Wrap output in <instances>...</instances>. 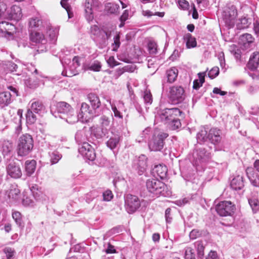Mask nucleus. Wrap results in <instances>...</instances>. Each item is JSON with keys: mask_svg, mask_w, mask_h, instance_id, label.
Listing matches in <instances>:
<instances>
[{"mask_svg": "<svg viewBox=\"0 0 259 259\" xmlns=\"http://www.w3.org/2000/svg\"><path fill=\"white\" fill-rule=\"evenodd\" d=\"M51 112L55 117L64 119L69 124L79 121L77 113L70 104L65 102L57 103L51 108Z\"/></svg>", "mask_w": 259, "mask_h": 259, "instance_id": "obj_1", "label": "nucleus"}, {"mask_svg": "<svg viewBox=\"0 0 259 259\" xmlns=\"http://www.w3.org/2000/svg\"><path fill=\"white\" fill-rule=\"evenodd\" d=\"M181 113L178 108H165L158 112L155 118L157 120L160 119L171 130H175L181 126L179 119Z\"/></svg>", "mask_w": 259, "mask_h": 259, "instance_id": "obj_2", "label": "nucleus"}, {"mask_svg": "<svg viewBox=\"0 0 259 259\" xmlns=\"http://www.w3.org/2000/svg\"><path fill=\"white\" fill-rule=\"evenodd\" d=\"M33 147V140L32 136L28 134L22 135L18 140L17 151L19 156H23L29 154Z\"/></svg>", "mask_w": 259, "mask_h": 259, "instance_id": "obj_3", "label": "nucleus"}, {"mask_svg": "<svg viewBox=\"0 0 259 259\" xmlns=\"http://www.w3.org/2000/svg\"><path fill=\"white\" fill-rule=\"evenodd\" d=\"M91 32L95 36L94 40L100 49L104 48L107 45V40L111 35L110 31L100 30L97 25H93L91 27Z\"/></svg>", "mask_w": 259, "mask_h": 259, "instance_id": "obj_4", "label": "nucleus"}, {"mask_svg": "<svg viewBox=\"0 0 259 259\" xmlns=\"http://www.w3.org/2000/svg\"><path fill=\"white\" fill-rule=\"evenodd\" d=\"M167 133L160 132L157 135H154L148 142V147L151 151L161 150L164 146V140L168 137Z\"/></svg>", "mask_w": 259, "mask_h": 259, "instance_id": "obj_5", "label": "nucleus"}, {"mask_svg": "<svg viewBox=\"0 0 259 259\" xmlns=\"http://www.w3.org/2000/svg\"><path fill=\"white\" fill-rule=\"evenodd\" d=\"M100 127L95 128L93 134L97 139L102 138L109 133L110 120L109 117L102 115L99 119Z\"/></svg>", "mask_w": 259, "mask_h": 259, "instance_id": "obj_6", "label": "nucleus"}, {"mask_svg": "<svg viewBox=\"0 0 259 259\" xmlns=\"http://www.w3.org/2000/svg\"><path fill=\"white\" fill-rule=\"evenodd\" d=\"M6 169L7 174L11 178L18 179L22 176L20 164L14 159H9L7 161Z\"/></svg>", "mask_w": 259, "mask_h": 259, "instance_id": "obj_7", "label": "nucleus"}, {"mask_svg": "<svg viewBox=\"0 0 259 259\" xmlns=\"http://www.w3.org/2000/svg\"><path fill=\"white\" fill-rule=\"evenodd\" d=\"M146 187L149 192L156 195H164L165 185L161 181L155 179H148L146 182Z\"/></svg>", "mask_w": 259, "mask_h": 259, "instance_id": "obj_8", "label": "nucleus"}, {"mask_svg": "<svg viewBox=\"0 0 259 259\" xmlns=\"http://www.w3.org/2000/svg\"><path fill=\"white\" fill-rule=\"evenodd\" d=\"M168 97L174 104L182 103L185 98V91L181 86H172L169 88Z\"/></svg>", "mask_w": 259, "mask_h": 259, "instance_id": "obj_9", "label": "nucleus"}, {"mask_svg": "<svg viewBox=\"0 0 259 259\" xmlns=\"http://www.w3.org/2000/svg\"><path fill=\"white\" fill-rule=\"evenodd\" d=\"M235 206L231 201H223L215 206V210L220 216L231 215L235 210Z\"/></svg>", "mask_w": 259, "mask_h": 259, "instance_id": "obj_10", "label": "nucleus"}, {"mask_svg": "<svg viewBox=\"0 0 259 259\" xmlns=\"http://www.w3.org/2000/svg\"><path fill=\"white\" fill-rule=\"evenodd\" d=\"M124 199L125 208L129 213L135 212L141 206L140 200L137 196L128 194Z\"/></svg>", "mask_w": 259, "mask_h": 259, "instance_id": "obj_11", "label": "nucleus"}, {"mask_svg": "<svg viewBox=\"0 0 259 259\" xmlns=\"http://www.w3.org/2000/svg\"><path fill=\"white\" fill-rule=\"evenodd\" d=\"M79 153L87 160L93 161L96 155L93 147L88 143H84L78 148Z\"/></svg>", "mask_w": 259, "mask_h": 259, "instance_id": "obj_12", "label": "nucleus"}, {"mask_svg": "<svg viewBox=\"0 0 259 259\" xmlns=\"http://www.w3.org/2000/svg\"><path fill=\"white\" fill-rule=\"evenodd\" d=\"M148 158L146 155L142 154L136 158L134 161L133 167L139 175H143L146 171L147 165Z\"/></svg>", "mask_w": 259, "mask_h": 259, "instance_id": "obj_13", "label": "nucleus"}, {"mask_svg": "<svg viewBox=\"0 0 259 259\" xmlns=\"http://www.w3.org/2000/svg\"><path fill=\"white\" fill-rule=\"evenodd\" d=\"M30 39L32 42L40 44V47H39V50H37L38 52H42L47 51V40L44 34L36 31L31 32L30 34Z\"/></svg>", "mask_w": 259, "mask_h": 259, "instance_id": "obj_14", "label": "nucleus"}, {"mask_svg": "<svg viewBox=\"0 0 259 259\" xmlns=\"http://www.w3.org/2000/svg\"><path fill=\"white\" fill-rule=\"evenodd\" d=\"M237 11L235 6H231L224 11V19L226 24L230 28L233 27Z\"/></svg>", "mask_w": 259, "mask_h": 259, "instance_id": "obj_15", "label": "nucleus"}, {"mask_svg": "<svg viewBox=\"0 0 259 259\" xmlns=\"http://www.w3.org/2000/svg\"><path fill=\"white\" fill-rule=\"evenodd\" d=\"M222 140V131L217 128H211L208 132V141L214 145H218Z\"/></svg>", "mask_w": 259, "mask_h": 259, "instance_id": "obj_16", "label": "nucleus"}, {"mask_svg": "<svg viewBox=\"0 0 259 259\" xmlns=\"http://www.w3.org/2000/svg\"><path fill=\"white\" fill-rule=\"evenodd\" d=\"M22 16L21 8L18 6L13 5L8 10V16L6 19L18 21Z\"/></svg>", "mask_w": 259, "mask_h": 259, "instance_id": "obj_17", "label": "nucleus"}, {"mask_svg": "<svg viewBox=\"0 0 259 259\" xmlns=\"http://www.w3.org/2000/svg\"><path fill=\"white\" fill-rule=\"evenodd\" d=\"M254 38L250 34L245 33L240 36L239 44L242 49H248L250 48L251 44H253Z\"/></svg>", "mask_w": 259, "mask_h": 259, "instance_id": "obj_18", "label": "nucleus"}, {"mask_svg": "<svg viewBox=\"0 0 259 259\" xmlns=\"http://www.w3.org/2000/svg\"><path fill=\"white\" fill-rule=\"evenodd\" d=\"M30 103L31 105L29 109L35 113L41 114L45 112L46 108L41 101L33 99Z\"/></svg>", "mask_w": 259, "mask_h": 259, "instance_id": "obj_19", "label": "nucleus"}, {"mask_svg": "<svg viewBox=\"0 0 259 259\" xmlns=\"http://www.w3.org/2000/svg\"><path fill=\"white\" fill-rule=\"evenodd\" d=\"M246 173L251 184L254 187H259V175L251 167H247Z\"/></svg>", "mask_w": 259, "mask_h": 259, "instance_id": "obj_20", "label": "nucleus"}, {"mask_svg": "<svg viewBox=\"0 0 259 259\" xmlns=\"http://www.w3.org/2000/svg\"><path fill=\"white\" fill-rule=\"evenodd\" d=\"M8 197L12 201H18L20 199V191L17 186L12 185L7 191Z\"/></svg>", "mask_w": 259, "mask_h": 259, "instance_id": "obj_21", "label": "nucleus"}, {"mask_svg": "<svg viewBox=\"0 0 259 259\" xmlns=\"http://www.w3.org/2000/svg\"><path fill=\"white\" fill-rule=\"evenodd\" d=\"M36 162L34 160H28L24 163V171L27 177H30L36 169Z\"/></svg>", "mask_w": 259, "mask_h": 259, "instance_id": "obj_22", "label": "nucleus"}, {"mask_svg": "<svg viewBox=\"0 0 259 259\" xmlns=\"http://www.w3.org/2000/svg\"><path fill=\"white\" fill-rule=\"evenodd\" d=\"M259 66V52H255L250 56L247 64L248 68L252 71L255 70Z\"/></svg>", "mask_w": 259, "mask_h": 259, "instance_id": "obj_23", "label": "nucleus"}, {"mask_svg": "<svg viewBox=\"0 0 259 259\" xmlns=\"http://www.w3.org/2000/svg\"><path fill=\"white\" fill-rule=\"evenodd\" d=\"M230 186L235 190H241L244 186L243 176L238 175L234 178L231 182Z\"/></svg>", "mask_w": 259, "mask_h": 259, "instance_id": "obj_24", "label": "nucleus"}, {"mask_svg": "<svg viewBox=\"0 0 259 259\" xmlns=\"http://www.w3.org/2000/svg\"><path fill=\"white\" fill-rule=\"evenodd\" d=\"M13 95L9 92L0 93V106L5 107L8 106L12 102Z\"/></svg>", "mask_w": 259, "mask_h": 259, "instance_id": "obj_25", "label": "nucleus"}, {"mask_svg": "<svg viewBox=\"0 0 259 259\" xmlns=\"http://www.w3.org/2000/svg\"><path fill=\"white\" fill-rule=\"evenodd\" d=\"M7 28H5L3 24L0 25V36H6V34L11 36L15 30V26L12 23L6 24Z\"/></svg>", "mask_w": 259, "mask_h": 259, "instance_id": "obj_26", "label": "nucleus"}, {"mask_svg": "<svg viewBox=\"0 0 259 259\" xmlns=\"http://www.w3.org/2000/svg\"><path fill=\"white\" fill-rule=\"evenodd\" d=\"M89 108L90 107L87 103H82L80 108V112L78 114H77V116L79 117V120H81L83 122L84 118L86 120V118L89 117L87 114H90V110Z\"/></svg>", "mask_w": 259, "mask_h": 259, "instance_id": "obj_27", "label": "nucleus"}, {"mask_svg": "<svg viewBox=\"0 0 259 259\" xmlns=\"http://www.w3.org/2000/svg\"><path fill=\"white\" fill-rule=\"evenodd\" d=\"M178 70L176 67H172L166 72L167 82L170 83L175 82L177 78Z\"/></svg>", "mask_w": 259, "mask_h": 259, "instance_id": "obj_28", "label": "nucleus"}, {"mask_svg": "<svg viewBox=\"0 0 259 259\" xmlns=\"http://www.w3.org/2000/svg\"><path fill=\"white\" fill-rule=\"evenodd\" d=\"M59 30L57 28H54L48 26L47 28V35L50 38V40L52 43H55L57 39Z\"/></svg>", "mask_w": 259, "mask_h": 259, "instance_id": "obj_29", "label": "nucleus"}, {"mask_svg": "<svg viewBox=\"0 0 259 259\" xmlns=\"http://www.w3.org/2000/svg\"><path fill=\"white\" fill-rule=\"evenodd\" d=\"M85 16L88 22L92 21L94 19L92 5L89 0H85L84 3Z\"/></svg>", "mask_w": 259, "mask_h": 259, "instance_id": "obj_30", "label": "nucleus"}, {"mask_svg": "<svg viewBox=\"0 0 259 259\" xmlns=\"http://www.w3.org/2000/svg\"><path fill=\"white\" fill-rule=\"evenodd\" d=\"M88 98L93 109H96L99 108L101 105V102L97 95L94 93H90L88 95Z\"/></svg>", "mask_w": 259, "mask_h": 259, "instance_id": "obj_31", "label": "nucleus"}, {"mask_svg": "<svg viewBox=\"0 0 259 259\" xmlns=\"http://www.w3.org/2000/svg\"><path fill=\"white\" fill-rule=\"evenodd\" d=\"M87 131L85 129L83 128L81 130L78 131L75 136V139L78 144H83L84 143H87L88 136L86 134Z\"/></svg>", "mask_w": 259, "mask_h": 259, "instance_id": "obj_32", "label": "nucleus"}, {"mask_svg": "<svg viewBox=\"0 0 259 259\" xmlns=\"http://www.w3.org/2000/svg\"><path fill=\"white\" fill-rule=\"evenodd\" d=\"M197 140L199 143H203L208 141V132L205 127H202L197 134Z\"/></svg>", "mask_w": 259, "mask_h": 259, "instance_id": "obj_33", "label": "nucleus"}, {"mask_svg": "<svg viewBox=\"0 0 259 259\" xmlns=\"http://www.w3.org/2000/svg\"><path fill=\"white\" fill-rule=\"evenodd\" d=\"M0 148L4 155H7L10 153L12 150V143L9 141H0Z\"/></svg>", "mask_w": 259, "mask_h": 259, "instance_id": "obj_34", "label": "nucleus"}, {"mask_svg": "<svg viewBox=\"0 0 259 259\" xmlns=\"http://www.w3.org/2000/svg\"><path fill=\"white\" fill-rule=\"evenodd\" d=\"M197 158L202 162H204L210 157V153L204 148H200L196 151Z\"/></svg>", "mask_w": 259, "mask_h": 259, "instance_id": "obj_35", "label": "nucleus"}, {"mask_svg": "<svg viewBox=\"0 0 259 259\" xmlns=\"http://www.w3.org/2000/svg\"><path fill=\"white\" fill-rule=\"evenodd\" d=\"M119 10V6L114 3H108L105 6V11L108 14H117L118 13Z\"/></svg>", "mask_w": 259, "mask_h": 259, "instance_id": "obj_36", "label": "nucleus"}, {"mask_svg": "<svg viewBox=\"0 0 259 259\" xmlns=\"http://www.w3.org/2000/svg\"><path fill=\"white\" fill-rule=\"evenodd\" d=\"M120 140V136L118 135H115L107 141V146L111 149H113L118 146Z\"/></svg>", "mask_w": 259, "mask_h": 259, "instance_id": "obj_37", "label": "nucleus"}, {"mask_svg": "<svg viewBox=\"0 0 259 259\" xmlns=\"http://www.w3.org/2000/svg\"><path fill=\"white\" fill-rule=\"evenodd\" d=\"M186 42L187 47L188 48H194L196 46L197 42L196 39L192 36L190 33L186 34L183 37Z\"/></svg>", "mask_w": 259, "mask_h": 259, "instance_id": "obj_38", "label": "nucleus"}, {"mask_svg": "<svg viewBox=\"0 0 259 259\" xmlns=\"http://www.w3.org/2000/svg\"><path fill=\"white\" fill-rule=\"evenodd\" d=\"M50 161L52 165L57 163L61 159L62 156L57 151H54L49 153Z\"/></svg>", "mask_w": 259, "mask_h": 259, "instance_id": "obj_39", "label": "nucleus"}, {"mask_svg": "<svg viewBox=\"0 0 259 259\" xmlns=\"http://www.w3.org/2000/svg\"><path fill=\"white\" fill-rule=\"evenodd\" d=\"M23 110L19 109L17 111V115L14 117L15 122L18 125L16 127V131L18 134L21 130V119L23 117Z\"/></svg>", "mask_w": 259, "mask_h": 259, "instance_id": "obj_40", "label": "nucleus"}, {"mask_svg": "<svg viewBox=\"0 0 259 259\" xmlns=\"http://www.w3.org/2000/svg\"><path fill=\"white\" fill-rule=\"evenodd\" d=\"M151 134V128L150 127H147L140 134L137 139V141L139 143L142 142L148 138Z\"/></svg>", "mask_w": 259, "mask_h": 259, "instance_id": "obj_41", "label": "nucleus"}, {"mask_svg": "<svg viewBox=\"0 0 259 259\" xmlns=\"http://www.w3.org/2000/svg\"><path fill=\"white\" fill-rule=\"evenodd\" d=\"M26 119L27 124H32L35 122L37 118L34 112L28 109L26 114Z\"/></svg>", "mask_w": 259, "mask_h": 259, "instance_id": "obj_42", "label": "nucleus"}, {"mask_svg": "<svg viewBox=\"0 0 259 259\" xmlns=\"http://www.w3.org/2000/svg\"><path fill=\"white\" fill-rule=\"evenodd\" d=\"M24 81L25 85L30 89H34L38 87L39 85V82L38 80L34 78L29 77L25 79Z\"/></svg>", "mask_w": 259, "mask_h": 259, "instance_id": "obj_43", "label": "nucleus"}, {"mask_svg": "<svg viewBox=\"0 0 259 259\" xmlns=\"http://www.w3.org/2000/svg\"><path fill=\"white\" fill-rule=\"evenodd\" d=\"M155 171L157 175L161 179L165 177L167 173V168L165 166L161 165H156L155 167Z\"/></svg>", "mask_w": 259, "mask_h": 259, "instance_id": "obj_44", "label": "nucleus"}, {"mask_svg": "<svg viewBox=\"0 0 259 259\" xmlns=\"http://www.w3.org/2000/svg\"><path fill=\"white\" fill-rule=\"evenodd\" d=\"M195 247L196 248L197 251L198 257L202 258L204 255V246L202 241H198L194 243Z\"/></svg>", "mask_w": 259, "mask_h": 259, "instance_id": "obj_45", "label": "nucleus"}, {"mask_svg": "<svg viewBox=\"0 0 259 259\" xmlns=\"http://www.w3.org/2000/svg\"><path fill=\"white\" fill-rule=\"evenodd\" d=\"M251 22L249 21V19L244 17L240 19L239 22L237 24V27L238 29H243L247 28Z\"/></svg>", "mask_w": 259, "mask_h": 259, "instance_id": "obj_46", "label": "nucleus"}, {"mask_svg": "<svg viewBox=\"0 0 259 259\" xmlns=\"http://www.w3.org/2000/svg\"><path fill=\"white\" fill-rule=\"evenodd\" d=\"M7 5L4 2H0V19H6L8 16Z\"/></svg>", "mask_w": 259, "mask_h": 259, "instance_id": "obj_47", "label": "nucleus"}, {"mask_svg": "<svg viewBox=\"0 0 259 259\" xmlns=\"http://www.w3.org/2000/svg\"><path fill=\"white\" fill-rule=\"evenodd\" d=\"M12 218L18 226L21 227L22 226V216L20 212L18 211H13L12 213Z\"/></svg>", "mask_w": 259, "mask_h": 259, "instance_id": "obj_48", "label": "nucleus"}, {"mask_svg": "<svg viewBox=\"0 0 259 259\" xmlns=\"http://www.w3.org/2000/svg\"><path fill=\"white\" fill-rule=\"evenodd\" d=\"M144 102L146 104H151L152 103L153 99L152 94L149 90H146L143 93V95Z\"/></svg>", "mask_w": 259, "mask_h": 259, "instance_id": "obj_49", "label": "nucleus"}, {"mask_svg": "<svg viewBox=\"0 0 259 259\" xmlns=\"http://www.w3.org/2000/svg\"><path fill=\"white\" fill-rule=\"evenodd\" d=\"M68 0H61L60 4L62 7L66 10L69 18H71L73 17V13L71 12V7L68 3Z\"/></svg>", "mask_w": 259, "mask_h": 259, "instance_id": "obj_50", "label": "nucleus"}, {"mask_svg": "<svg viewBox=\"0 0 259 259\" xmlns=\"http://www.w3.org/2000/svg\"><path fill=\"white\" fill-rule=\"evenodd\" d=\"M248 202L254 212H256L259 210V201L257 199L255 198L250 199L248 200Z\"/></svg>", "mask_w": 259, "mask_h": 259, "instance_id": "obj_51", "label": "nucleus"}, {"mask_svg": "<svg viewBox=\"0 0 259 259\" xmlns=\"http://www.w3.org/2000/svg\"><path fill=\"white\" fill-rule=\"evenodd\" d=\"M98 196V192L96 190H93L86 194L85 199L88 203H90Z\"/></svg>", "mask_w": 259, "mask_h": 259, "instance_id": "obj_52", "label": "nucleus"}, {"mask_svg": "<svg viewBox=\"0 0 259 259\" xmlns=\"http://www.w3.org/2000/svg\"><path fill=\"white\" fill-rule=\"evenodd\" d=\"M42 24V20L38 18H32L29 21V26L31 28L39 27Z\"/></svg>", "mask_w": 259, "mask_h": 259, "instance_id": "obj_53", "label": "nucleus"}, {"mask_svg": "<svg viewBox=\"0 0 259 259\" xmlns=\"http://www.w3.org/2000/svg\"><path fill=\"white\" fill-rule=\"evenodd\" d=\"M185 259H195L194 252L191 247H187L185 248Z\"/></svg>", "mask_w": 259, "mask_h": 259, "instance_id": "obj_54", "label": "nucleus"}, {"mask_svg": "<svg viewBox=\"0 0 259 259\" xmlns=\"http://www.w3.org/2000/svg\"><path fill=\"white\" fill-rule=\"evenodd\" d=\"M230 51H231V53L234 55V56L235 57V58H236V60H240L241 57V52L240 49H239L236 46H234L231 47V50Z\"/></svg>", "mask_w": 259, "mask_h": 259, "instance_id": "obj_55", "label": "nucleus"}, {"mask_svg": "<svg viewBox=\"0 0 259 259\" xmlns=\"http://www.w3.org/2000/svg\"><path fill=\"white\" fill-rule=\"evenodd\" d=\"M103 200L105 201H109L113 197V194L110 190H107L103 193Z\"/></svg>", "mask_w": 259, "mask_h": 259, "instance_id": "obj_56", "label": "nucleus"}, {"mask_svg": "<svg viewBox=\"0 0 259 259\" xmlns=\"http://www.w3.org/2000/svg\"><path fill=\"white\" fill-rule=\"evenodd\" d=\"M202 233V232L201 231L198 229H193L190 232L189 236L191 239L194 240L200 237Z\"/></svg>", "mask_w": 259, "mask_h": 259, "instance_id": "obj_57", "label": "nucleus"}, {"mask_svg": "<svg viewBox=\"0 0 259 259\" xmlns=\"http://www.w3.org/2000/svg\"><path fill=\"white\" fill-rule=\"evenodd\" d=\"M4 252L6 254L7 259H12L15 253V250L13 248L7 247L4 249Z\"/></svg>", "mask_w": 259, "mask_h": 259, "instance_id": "obj_58", "label": "nucleus"}, {"mask_svg": "<svg viewBox=\"0 0 259 259\" xmlns=\"http://www.w3.org/2000/svg\"><path fill=\"white\" fill-rule=\"evenodd\" d=\"M219 74V68L218 67H213L208 72V76L211 79L216 77Z\"/></svg>", "mask_w": 259, "mask_h": 259, "instance_id": "obj_59", "label": "nucleus"}, {"mask_svg": "<svg viewBox=\"0 0 259 259\" xmlns=\"http://www.w3.org/2000/svg\"><path fill=\"white\" fill-rule=\"evenodd\" d=\"M101 68V64L98 61H95L89 67V69L94 71H99Z\"/></svg>", "mask_w": 259, "mask_h": 259, "instance_id": "obj_60", "label": "nucleus"}, {"mask_svg": "<svg viewBox=\"0 0 259 259\" xmlns=\"http://www.w3.org/2000/svg\"><path fill=\"white\" fill-rule=\"evenodd\" d=\"M130 68H131V67L128 65L126 66L121 68H117L116 70V75L117 76V77H119L120 75H121L125 72L132 71L130 69Z\"/></svg>", "mask_w": 259, "mask_h": 259, "instance_id": "obj_61", "label": "nucleus"}, {"mask_svg": "<svg viewBox=\"0 0 259 259\" xmlns=\"http://www.w3.org/2000/svg\"><path fill=\"white\" fill-rule=\"evenodd\" d=\"M114 43L112 44L113 51H116L118 48L119 47L120 45V36L119 34H117L116 36L114 37Z\"/></svg>", "mask_w": 259, "mask_h": 259, "instance_id": "obj_62", "label": "nucleus"}, {"mask_svg": "<svg viewBox=\"0 0 259 259\" xmlns=\"http://www.w3.org/2000/svg\"><path fill=\"white\" fill-rule=\"evenodd\" d=\"M165 218L166 223H170L172 221V217L171 215V209L167 208L165 211Z\"/></svg>", "mask_w": 259, "mask_h": 259, "instance_id": "obj_63", "label": "nucleus"}, {"mask_svg": "<svg viewBox=\"0 0 259 259\" xmlns=\"http://www.w3.org/2000/svg\"><path fill=\"white\" fill-rule=\"evenodd\" d=\"M253 30L257 36H259V19L254 20L253 22Z\"/></svg>", "mask_w": 259, "mask_h": 259, "instance_id": "obj_64", "label": "nucleus"}]
</instances>
